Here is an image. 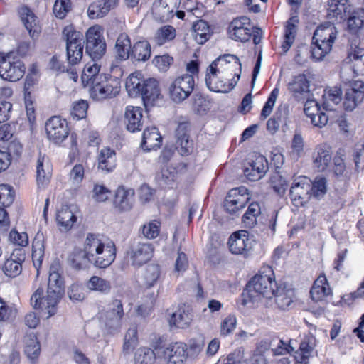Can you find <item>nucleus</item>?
<instances>
[{"instance_id": "f257e3e1", "label": "nucleus", "mask_w": 364, "mask_h": 364, "mask_svg": "<svg viewBox=\"0 0 364 364\" xmlns=\"http://www.w3.org/2000/svg\"><path fill=\"white\" fill-rule=\"evenodd\" d=\"M58 262L53 263L50 267L47 294L43 296V290L38 288L31 298L34 309L41 308L42 304L48 311V318L56 314V306L64 293V281L60 273Z\"/></svg>"}, {"instance_id": "f03ea898", "label": "nucleus", "mask_w": 364, "mask_h": 364, "mask_svg": "<svg viewBox=\"0 0 364 364\" xmlns=\"http://www.w3.org/2000/svg\"><path fill=\"white\" fill-rule=\"evenodd\" d=\"M83 248L94 261V267L99 269L108 267L116 258L115 245H105L99 234L88 233Z\"/></svg>"}, {"instance_id": "7ed1b4c3", "label": "nucleus", "mask_w": 364, "mask_h": 364, "mask_svg": "<svg viewBox=\"0 0 364 364\" xmlns=\"http://www.w3.org/2000/svg\"><path fill=\"white\" fill-rule=\"evenodd\" d=\"M336 38V28L331 25L320 26L314 31L312 38L311 55L313 58L319 60L328 53Z\"/></svg>"}, {"instance_id": "20e7f679", "label": "nucleus", "mask_w": 364, "mask_h": 364, "mask_svg": "<svg viewBox=\"0 0 364 364\" xmlns=\"http://www.w3.org/2000/svg\"><path fill=\"white\" fill-rule=\"evenodd\" d=\"M269 274H258L252 277L246 286V291L249 296L252 299L256 296L255 294L262 295L266 298H272L274 294V286L277 284L274 279L272 269H268Z\"/></svg>"}, {"instance_id": "39448f33", "label": "nucleus", "mask_w": 364, "mask_h": 364, "mask_svg": "<svg viewBox=\"0 0 364 364\" xmlns=\"http://www.w3.org/2000/svg\"><path fill=\"white\" fill-rule=\"evenodd\" d=\"M124 312L121 300L114 299L108 304L107 309L100 314V319L104 323L109 333L119 332L122 326Z\"/></svg>"}, {"instance_id": "423d86ee", "label": "nucleus", "mask_w": 364, "mask_h": 364, "mask_svg": "<svg viewBox=\"0 0 364 364\" xmlns=\"http://www.w3.org/2000/svg\"><path fill=\"white\" fill-rule=\"evenodd\" d=\"M25 66L10 53L0 56V77L10 82L19 80L24 75Z\"/></svg>"}, {"instance_id": "0eeeda50", "label": "nucleus", "mask_w": 364, "mask_h": 364, "mask_svg": "<svg viewBox=\"0 0 364 364\" xmlns=\"http://www.w3.org/2000/svg\"><path fill=\"white\" fill-rule=\"evenodd\" d=\"M120 80L117 77L103 75V80L100 79L96 82L90 88V93L92 99L102 100L107 98H112L118 95L120 92Z\"/></svg>"}, {"instance_id": "6e6552de", "label": "nucleus", "mask_w": 364, "mask_h": 364, "mask_svg": "<svg viewBox=\"0 0 364 364\" xmlns=\"http://www.w3.org/2000/svg\"><path fill=\"white\" fill-rule=\"evenodd\" d=\"M195 86L192 75L185 74L176 77L169 85V96L172 101L181 103L192 93Z\"/></svg>"}, {"instance_id": "1a4fd4ad", "label": "nucleus", "mask_w": 364, "mask_h": 364, "mask_svg": "<svg viewBox=\"0 0 364 364\" xmlns=\"http://www.w3.org/2000/svg\"><path fill=\"white\" fill-rule=\"evenodd\" d=\"M106 43L97 26L90 27L86 33L85 53L93 60H100L105 54Z\"/></svg>"}, {"instance_id": "9d476101", "label": "nucleus", "mask_w": 364, "mask_h": 364, "mask_svg": "<svg viewBox=\"0 0 364 364\" xmlns=\"http://www.w3.org/2000/svg\"><path fill=\"white\" fill-rule=\"evenodd\" d=\"M250 199L246 187L232 188L225 199L224 208L229 213L235 214L245 207Z\"/></svg>"}, {"instance_id": "9b49d317", "label": "nucleus", "mask_w": 364, "mask_h": 364, "mask_svg": "<svg viewBox=\"0 0 364 364\" xmlns=\"http://www.w3.org/2000/svg\"><path fill=\"white\" fill-rule=\"evenodd\" d=\"M154 250V247L151 243L136 242L131 246L127 252V255L132 265L139 268L152 258Z\"/></svg>"}, {"instance_id": "f8f14e48", "label": "nucleus", "mask_w": 364, "mask_h": 364, "mask_svg": "<svg viewBox=\"0 0 364 364\" xmlns=\"http://www.w3.org/2000/svg\"><path fill=\"white\" fill-rule=\"evenodd\" d=\"M290 196L295 206H303L311 197V181L305 176L296 179L290 188Z\"/></svg>"}, {"instance_id": "ddd939ff", "label": "nucleus", "mask_w": 364, "mask_h": 364, "mask_svg": "<svg viewBox=\"0 0 364 364\" xmlns=\"http://www.w3.org/2000/svg\"><path fill=\"white\" fill-rule=\"evenodd\" d=\"M46 130L48 139L55 144H60L68 136L67 122L58 116L52 117L47 121Z\"/></svg>"}, {"instance_id": "4468645a", "label": "nucleus", "mask_w": 364, "mask_h": 364, "mask_svg": "<svg viewBox=\"0 0 364 364\" xmlns=\"http://www.w3.org/2000/svg\"><path fill=\"white\" fill-rule=\"evenodd\" d=\"M250 19L247 16L236 18L228 27L230 37L235 41L247 42L251 37Z\"/></svg>"}, {"instance_id": "2eb2a0df", "label": "nucleus", "mask_w": 364, "mask_h": 364, "mask_svg": "<svg viewBox=\"0 0 364 364\" xmlns=\"http://www.w3.org/2000/svg\"><path fill=\"white\" fill-rule=\"evenodd\" d=\"M190 124L187 122L179 123L176 129V146L182 156L191 154L194 149L193 141L190 139Z\"/></svg>"}, {"instance_id": "dca6fc26", "label": "nucleus", "mask_w": 364, "mask_h": 364, "mask_svg": "<svg viewBox=\"0 0 364 364\" xmlns=\"http://www.w3.org/2000/svg\"><path fill=\"white\" fill-rule=\"evenodd\" d=\"M218 61H220V58L213 61L208 67L205 75V83L210 91L215 92H228L234 88L237 82L226 85L223 80L218 79L217 73L218 70L217 65Z\"/></svg>"}, {"instance_id": "f3484780", "label": "nucleus", "mask_w": 364, "mask_h": 364, "mask_svg": "<svg viewBox=\"0 0 364 364\" xmlns=\"http://www.w3.org/2000/svg\"><path fill=\"white\" fill-rule=\"evenodd\" d=\"M228 244L230 252L235 255L246 256L252 248V240L248 237V232L246 230L233 233L230 237Z\"/></svg>"}, {"instance_id": "a211bd4d", "label": "nucleus", "mask_w": 364, "mask_h": 364, "mask_svg": "<svg viewBox=\"0 0 364 364\" xmlns=\"http://www.w3.org/2000/svg\"><path fill=\"white\" fill-rule=\"evenodd\" d=\"M25 250L18 248L14 250L9 259H6L2 267L4 274L9 277H16L21 273L22 262L25 261Z\"/></svg>"}, {"instance_id": "6ab92c4d", "label": "nucleus", "mask_w": 364, "mask_h": 364, "mask_svg": "<svg viewBox=\"0 0 364 364\" xmlns=\"http://www.w3.org/2000/svg\"><path fill=\"white\" fill-rule=\"evenodd\" d=\"M364 82L353 80L351 89L346 93L343 107L346 111H352L364 100Z\"/></svg>"}, {"instance_id": "aec40b11", "label": "nucleus", "mask_w": 364, "mask_h": 364, "mask_svg": "<svg viewBox=\"0 0 364 364\" xmlns=\"http://www.w3.org/2000/svg\"><path fill=\"white\" fill-rule=\"evenodd\" d=\"M304 113L311 119V123L318 127H324L328 120V116L321 111L318 103L314 100H307L304 104Z\"/></svg>"}, {"instance_id": "412c9836", "label": "nucleus", "mask_w": 364, "mask_h": 364, "mask_svg": "<svg viewBox=\"0 0 364 364\" xmlns=\"http://www.w3.org/2000/svg\"><path fill=\"white\" fill-rule=\"evenodd\" d=\"M161 348V356L167 359L170 364H182L186 359V345L183 343H176L165 348Z\"/></svg>"}, {"instance_id": "4be33fe9", "label": "nucleus", "mask_w": 364, "mask_h": 364, "mask_svg": "<svg viewBox=\"0 0 364 364\" xmlns=\"http://www.w3.org/2000/svg\"><path fill=\"white\" fill-rule=\"evenodd\" d=\"M269 169L268 162L263 156H258L244 170L245 176L252 181L262 178Z\"/></svg>"}, {"instance_id": "5701e85b", "label": "nucleus", "mask_w": 364, "mask_h": 364, "mask_svg": "<svg viewBox=\"0 0 364 364\" xmlns=\"http://www.w3.org/2000/svg\"><path fill=\"white\" fill-rule=\"evenodd\" d=\"M273 296L277 308L287 310L294 302V290L290 285L280 284L276 287Z\"/></svg>"}, {"instance_id": "b1692460", "label": "nucleus", "mask_w": 364, "mask_h": 364, "mask_svg": "<svg viewBox=\"0 0 364 364\" xmlns=\"http://www.w3.org/2000/svg\"><path fill=\"white\" fill-rule=\"evenodd\" d=\"M134 190L119 187L115 193L114 205L119 211L129 210L134 204Z\"/></svg>"}, {"instance_id": "393cba45", "label": "nucleus", "mask_w": 364, "mask_h": 364, "mask_svg": "<svg viewBox=\"0 0 364 364\" xmlns=\"http://www.w3.org/2000/svg\"><path fill=\"white\" fill-rule=\"evenodd\" d=\"M124 117L127 129L130 132H135L142 129V110L139 107H127Z\"/></svg>"}, {"instance_id": "a878e982", "label": "nucleus", "mask_w": 364, "mask_h": 364, "mask_svg": "<svg viewBox=\"0 0 364 364\" xmlns=\"http://www.w3.org/2000/svg\"><path fill=\"white\" fill-rule=\"evenodd\" d=\"M68 261L73 268L80 270L94 266V261L82 248H75L68 257Z\"/></svg>"}, {"instance_id": "bb28decb", "label": "nucleus", "mask_w": 364, "mask_h": 364, "mask_svg": "<svg viewBox=\"0 0 364 364\" xmlns=\"http://www.w3.org/2000/svg\"><path fill=\"white\" fill-rule=\"evenodd\" d=\"M18 13L21 21L28 31L30 36L32 38L38 37L41 32V27L38 23L37 18L34 14L26 6L21 7Z\"/></svg>"}, {"instance_id": "cd10ccee", "label": "nucleus", "mask_w": 364, "mask_h": 364, "mask_svg": "<svg viewBox=\"0 0 364 364\" xmlns=\"http://www.w3.org/2000/svg\"><path fill=\"white\" fill-rule=\"evenodd\" d=\"M118 0H97L92 3L87 9L90 18L95 19L104 17L113 9Z\"/></svg>"}, {"instance_id": "c85d7f7f", "label": "nucleus", "mask_w": 364, "mask_h": 364, "mask_svg": "<svg viewBox=\"0 0 364 364\" xmlns=\"http://www.w3.org/2000/svg\"><path fill=\"white\" fill-rule=\"evenodd\" d=\"M131 40L127 33H121L117 38L114 53L117 60L125 61L130 58L132 52Z\"/></svg>"}, {"instance_id": "c756f323", "label": "nucleus", "mask_w": 364, "mask_h": 364, "mask_svg": "<svg viewBox=\"0 0 364 364\" xmlns=\"http://www.w3.org/2000/svg\"><path fill=\"white\" fill-rule=\"evenodd\" d=\"M328 15L337 20H346L350 6L348 0H328L327 2Z\"/></svg>"}, {"instance_id": "7c9ffc66", "label": "nucleus", "mask_w": 364, "mask_h": 364, "mask_svg": "<svg viewBox=\"0 0 364 364\" xmlns=\"http://www.w3.org/2000/svg\"><path fill=\"white\" fill-rule=\"evenodd\" d=\"M162 138L156 127L147 128L144 131L141 147L146 151L155 149L161 145Z\"/></svg>"}, {"instance_id": "2f4dec72", "label": "nucleus", "mask_w": 364, "mask_h": 364, "mask_svg": "<svg viewBox=\"0 0 364 364\" xmlns=\"http://www.w3.org/2000/svg\"><path fill=\"white\" fill-rule=\"evenodd\" d=\"M289 90L298 100H302L304 96L309 95V82L305 75L296 76L293 82L289 85Z\"/></svg>"}, {"instance_id": "473e14b6", "label": "nucleus", "mask_w": 364, "mask_h": 364, "mask_svg": "<svg viewBox=\"0 0 364 364\" xmlns=\"http://www.w3.org/2000/svg\"><path fill=\"white\" fill-rule=\"evenodd\" d=\"M142 89L139 96L141 97L145 105L154 102L160 95L159 82L154 78L146 79Z\"/></svg>"}, {"instance_id": "72a5a7b5", "label": "nucleus", "mask_w": 364, "mask_h": 364, "mask_svg": "<svg viewBox=\"0 0 364 364\" xmlns=\"http://www.w3.org/2000/svg\"><path fill=\"white\" fill-rule=\"evenodd\" d=\"M24 353L27 358L36 363L41 354V344L36 335L28 334L24 338Z\"/></svg>"}, {"instance_id": "f704fd0d", "label": "nucleus", "mask_w": 364, "mask_h": 364, "mask_svg": "<svg viewBox=\"0 0 364 364\" xmlns=\"http://www.w3.org/2000/svg\"><path fill=\"white\" fill-rule=\"evenodd\" d=\"M100 65L94 63L92 65H85L82 75V83L85 87H92L99 80H103V74H100Z\"/></svg>"}, {"instance_id": "c9c22d12", "label": "nucleus", "mask_w": 364, "mask_h": 364, "mask_svg": "<svg viewBox=\"0 0 364 364\" xmlns=\"http://www.w3.org/2000/svg\"><path fill=\"white\" fill-rule=\"evenodd\" d=\"M192 321V316L184 306H180L176 310L168 320L171 327L175 326L178 328H188Z\"/></svg>"}, {"instance_id": "e433bc0d", "label": "nucleus", "mask_w": 364, "mask_h": 364, "mask_svg": "<svg viewBox=\"0 0 364 364\" xmlns=\"http://www.w3.org/2000/svg\"><path fill=\"white\" fill-rule=\"evenodd\" d=\"M161 346H156L152 350L149 348H139L134 355L136 364H154L156 357L161 356Z\"/></svg>"}, {"instance_id": "4c0bfd02", "label": "nucleus", "mask_w": 364, "mask_h": 364, "mask_svg": "<svg viewBox=\"0 0 364 364\" xmlns=\"http://www.w3.org/2000/svg\"><path fill=\"white\" fill-rule=\"evenodd\" d=\"M310 294L311 299L315 301H322L331 294V289L324 275L316 279L311 289Z\"/></svg>"}, {"instance_id": "58836bf2", "label": "nucleus", "mask_w": 364, "mask_h": 364, "mask_svg": "<svg viewBox=\"0 0 364 364\" xmlns=\"http://www.w3.org/2000/svg\"><path fill=\"white\" fill-rule=\"evenodd\" d=\"M364 55V47L363 43L359 42L357 43L356 40H354L351 44L350 52L348 54V58L351 61H354L353 71V78L362 75V70L360 69V64L362 63V58Z\"/></svg>"}, {"instance_id": "ea45409f", "label": "nucleus", "mask_w": 364, "mask_h": 364, "mask_svg": "<svg viewBox=\"0 0 364 364\" xmlns=\"http://www.w3.org/2000/svg\"><path fill=\"white\" fill-rule=\"evenodd\" d=\"M151 46L147 41L136 42L132 48L131 60L138 62H145L151 57Z\"/></svg>"}, {"instance_id": "a19ab883", "label": "nucleus", "mask_w": 364, "mask_h": 364, "mask_svg": "<svg viewBox=\"0 0 364 364\" xmlns=\"http://www.w3.org/2000/svg\"><path fill=\"white\" fill-rule=\"evenodd\" d=\"M63 35L66 41V51L70 52V48H77L80 45H83V35L81 32L77 31L72 26L65 27Z\"/></svg>"}, {"instance_id": "79ce46f5", "label": "nucleus", "mask_w": 364, "mask_h": 364, "mask_svg": "<svg viewBox=\"0 0 364 364\" xmlns=\"http://www.w3.org/2000/svg\"><path fill=\"white\" fill-rule=\"evenodd\" d=\"M77 217L68 206L62 207L58 212L56 217L58 224L60 226V230L65 232L72 228L74 223L77 221Z\"/></svg>"}, {"instance_id": "37998d69", "label": "nucleus", "mask_w": 364, "mask_h": 364, "mask_svg": "<svg viewBox=\"0 0 364 364\" xmlns=\"http://www.w3.org/2000/svg\"><path fill=\"white\" fill-rule=\"evenodd\" d=\"M115 155V151L109 148L101 149L98 158V168L106 172L112 171L116 166Z\"/></svg>"}, {"instance_id": "c03bdc74", "label": "nucleus", "mask_w": 364, "mask_h": 364, "mask_svg": "<svg viewBox=\"0 0 364 364\" xmlns=\"http://www.w3.org/2000/svg\"><path fill=\"white\" fill-rule=\"evenodd\" d=\"M49 161L41 154L36 162V180L38 186H45L49 182Z\"/></svg>"}, {"instance_id": "a18cd8bd", "label": "nucleus", "mask_w": 364, "mask_h": 364, "mask_svg": "<svg viewBox=\"0 0 364 364\" xmlns=\"http://www.w3.org/2000/svg\"><path fill=\"white\" fill-rule=\"evenodd\" d=\"M299 23L297 16L291 17L287 22L285 27L284 41L282 48L284 52H287L293 44L296 34V27Z\"/></svg>"}, {"instance_id": "49530a36", "label": "nucleus", "mask_w": 364, "mask_h": 364, "mask_svg": "<svg viewBox=\"0 0 364 364\" xmlns=\"http://www.w3.org/2000/svg\"><path fill=\"white\" fill-rule=\"evenodd\" d=\"M261 215V207L259 203L252 202L243 215L242 221L247 228H253L257 224L258 219Z\"/></svg>"}, {"instance_id": "de8ad7c7", "label": "nucleus", "mask_w": 364, "mask_h": 364, "mask_svg": "<svg viewBox=\"0 0 364 364\" xmlns=\"http://www.w3.org/2000/svg\"><path fill=\"white\" fill-rule=\"evenodd\" d=\"M176 173L175 168L166 166L161 168L160 172L156 173V181L159 186L162 188L171 186L175 181Z\"/></svg>"}, {"instance_id": "09e8293b", "label": "nucleus", "mask_w": 364, "mask_h": 364, "mask_svg": "<svg viewBox=\"0 0 364 364\" xmlns=\"http://www.w3.org/2000/svg\"><path fill=\"white\" fill-rule=\"evenodd\" d=\"M348 27L351 33H357L359 31L362 30L364 24V9H360L353 11L352 13L350 10L347 14Z\"/></svg>"}, {"instance_id": "8fccbe9b", "label": "nucleus", "mask_w": 364, "mask_h": 364, "mask_svg": "<svg viewBox=\"0 0 364 364\" xmlns=\"http://www.w3.org/2000/svg\"><path fill=\"white\" fill-rule=\"evenodd\" d=\"M141 75V74H139ZM144 79L138 76V75L131 74L126 80V90L130 97H136L140 95L143 90L142 87L145 84Z\"/></svg>"}, {"instance_id": "3c124183", "label": "nucleus", "mask_w": 364, "mask_h": 364, "mask_svg": "<svg viewBox=\"0 0 364 364\" xmlns=\"http://www.w3.org/2000/svg\"><path fill=\"white\" fill-rule=\"evenodd\" d=\"M193 36L198 44L205 43L210 38V28L206 21L199 20L193 26Z\"/></svg>"}, {"instance_id": "603ef678", "label": "nucleus", "mask_w": 364, "mask_h": 364, "mask_svg": "<svg viewBox=\"0 0 364 364\" xmlns=\"http://www.w3.org/2000/svg\"><path fill=\"white\" fill-rule=\"evenodd\" d=\"M44 257V245L42 240V235H36L32 245V259L33 265L38 272L41 267L43 258Z\"/></svg>"}, {"instance_id": "864d4df0", "label": "nucleus", "mask_w": 364, "mask_h": 364, "mask_svg": "<svg viewBox=\"0 0 364 364\" xmlns=\"http://www.w3.org/2000/svg\"><path fill=\"white\" fill-rule=\"evenodd\" d=\"M314 349V346L310 342L302 341L299 345V348L294 351L296 361L301 364H308L309 358L312 356Z\"/></svg>"}, {"instance_id": "5fc2aeb1", "label": "nucleus", "mask_w": 364, "mask_h": 364, "mask_svg": "<svg viewBox=\"0 0 364 364\" xmlns=\"http://www.w3.org/2000/svg\"><path fill=\"white\" fill-rule=\"evenodd\" d=\"M86 287L91 291L107 294L110 291L112 286L109 281L98 276H92L87 282Z\"/></svg>"}, {"instance_id": "6e6d98bb", "label": "nucleus", "mask_w": 364, "mask_h": 364, "mask_svg": "<svg viewBox=\"0 0 364 364\" xmlns=\"http://www.w3.org/2000/svg\"><path fill=\"white\" fill-rule=\"evenodd\" d=\"M138 344L137 329L132 327L127 331L122 347V353L124 355H129Z\"/></svg>"}, {"instance_id": "4d7b16f0", "label": "nucleus", "mask_w": 364, "mask_h": 364, "mask_svg": "<svg viewBox=\"0 0 364 364\" xmlns=\"http://www.w3.org/2000/svg\"><path fill=\"white\" fill-rule=\"evenodd\" d=\"M341 95L342 92L341 88L338 87L331 88L323 95L324 102L323 103V108L326 110L331 109V102L334 105H338L342 100Z\"/></svg>"}, {"instance_id": "13d9d810", "label": "nucleus", "mask_w": 364, "mask_h": 364, "mask_svg": "<svg viewBox=\"0 0 364 364\" xmlns=\"http://www.w3.org/2000/svg\"><path fill=\"white\" fill-rule=\"evenodd\" d=\"M176 29L171 26H164L159 28L155 36V41L157 45L162 46L165 43L174 39Z\"/></svg>"}, {"instance_id": "bf43d9fd", "label": "nucleus", "mask_w": 364, "mask_h": 364, "mask_svg": "<svg viewBox=\"0 0 364 364\" xmlns=\"http://www.w3.org/2000/svg\"><path fill=\"white\" fill-rule=\"evenodd\" d=\"M269 183L274 191L280 196L285 193L288 187L287 181L278 172L271 176Z\"/></svg>"}, {"instance_id": "052dcab7", "label": "nucleus", "mask_w": 364, "mask_h": 364, "mask_svg": "<svg viewBox=\"0 0 364 364\" xmlns=\"http://www.w3.org/2000/svg\"><path fill=\"white\" fill-rule=\"evenodd\" d=\"M331 160V155L328 150L319 149L315 156L314 163L319 171H324Z\"/></svg>"}, {"instance_id": "680f3d73", "label": "nucleus", "mask_w": 364, "mask_h": 364, "mask_svg": "<svg viewBox=\"0 0 364 364\" xmlns=\"http://www.w3.org/2000/svg\"><path fill=\"white\" fill-rule=\"evenodd\" d=\"M159 277L160 268L159 265L150 264L146 267L144 278L147 287L154 286Z\"/></svg>"}, {"instance_id": "e2e57ef3", "label": "nucleus", "mask_w": 364, "mask_h": 364, "mask_svg": "<svg viewBox=\"0 0 364 364\" xmlns=\"http://www.w3.org/2000/svg\"><path fill=\"white\" fill-rule=\"evenodd\" d=\"M14 200V192L12 188L6 184L0 185V205L8 207Z\"/></svg>"}, {"instance_id": "0e129e2a", "label": "nucleus", "mask_w": 364, "mask_h": 364, "mask_svg": "<svg viewBox=\"0 0 364 364\" xmlns=\"http://www.w3.org/2000/svg\"><path fill=\"white\" fill-rule=\"evenodd\" d=\"M160 225L161 223L159 221L154 220L144 225L142 234L147 239H154L159 235Z\"/></svg>"}, {"instance_id": "69168bd1", "label": "nucleus", "mask_w": 364, "mask_h": 364, "mask_svg": "<svg viewBox=\"0 0 364 364\" xmlns=\"http://www.w3.org/2000/svg\"><path fill=\"white\" fill-rule=\"evenodd\" d=\"M326 180L325 178H316L314 183H311V196L316 198L322 197L326 192Z\"/></svg>"}, {"instance_id": "338daca9", "label": "nucleus", "mask_w": 364, "mask_h": 364, "mask_svg": "<svg viewBox=\"0 0 364 364\" xmlns=\"http://www.w3.org/2000/svg\"><path fill=\"white\" fill-rule=\"evenodd\" d=\"M278 94H279V90L277 88H274L272 91L270 95L269 96V97L267 99V101L266 102V103L264 104V105L262 109L261 114H260L261 119L264 120L267 117H269L270 115V114L272 113L273 107L274 106Z\"/></svg>"}, {"instance_id": "774afa93", "label": "nucleus", "mask_w": 364, "mask_h": 364, "mask_svg": "<svg viewBox=\"0 0 364 364\" xmlns=\"http://www.w3.org/2000/svg\"><path fill=\"white\" fill-rule=\"evenodd\" d=\"M88 109V103L87 101L80 100L73 104L71 115L73 119L77 120L83 119L87 115V111Z\"/></svg>"}]
</instances>
